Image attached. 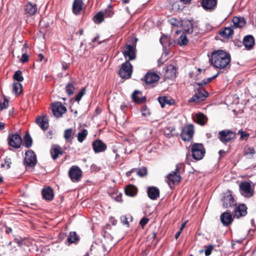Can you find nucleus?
Wrapping results in <instances>:
<instances>
[{
	"instance_id": "1",
	"label": "nucleus",
	"mask_w": 256,
	"mask_h": 256,
	"mask_svg": "<svg viewBox=\"0 0 256 256\" xmlns=\"http://www.w3.org/2000/svg\"><path fill=\"white\" fill-rule=\"evenodd\" d=\"M209 60L215 68L224 69L230 66L231 56L230 54L226 51L221 50H215L211 53Z\"/></svg>"
},
{
	"instance_id": "2",
	"label": "nucleus",
	"mask_w": 256,
	"mask_h": 256,
	"mask_svg": "<svg viewBox=\"0 0 256 256\" xmlns=\"http://www.w3.org/2000/svg\"><path fill=\"white\" fill-rule=\"evenodd\" d=\"M192 156L196 160H200L204 157L206 150L201 143H194L190 145Z\"/></svg>"
},
{
	"instance_id": "3",
	"label": "nucleus",
	"mask_w": 256,
	"mask_h": 256,
	"mask_svg": "<svg viewBox=\"0 0 256 256\" xmlns=\"http://www.w3.org/2000/svg\"><path fill=\"white\" fill-rule=\"evenodd\" d=\"M182 164H178L176 165V168L174 171L172 172L166 176L168 185L170 186L171 184H175L180 182L181 176L180 174V170Z\"/></svg>"
},
{
	"instance_id": "4",
	"label": "nucleus",
	"mask_w": 256,
	"mask_h": 256,
	"mask_svg": "<svg viewBox=\"0 0 256 256\" xmlns=\"http://www.w3.org/2000/svg\"><path fill=\"white\" fill-rule=\"evenodd\" d=\"M240 191L242 196L246 198H251L254 194V188L252 187L251 182H242L240 184Z\"/></svg>"
},
{
	"instance_id": "5",
	"label": "nucleus",
	"mask_w": 256,
	"mask_h": 256,
	"mask_svg": "<svg viewBox=\"0 0 256 256\" xmlns=\"http://www.w3.org/2000/svg\"><path fill=\"white\" fill-rule=\"evenodd\" d=\"M236 138V134L229 130H225L218 132V138L223 144H226Z\"/></svg>"
},
{
	"instance_id": "6",
	"label": "nucleus",
	"mask_w": 256,
	"mask_h": 256,
	"mask_svg": "<svg viewBox=\"0 0 256 256\" xmlns=\"http://www.w3.org/2000/svg\"><path fill=\"white\" fill-rule=\"evenodd\" d=\"M132 66L131 64L126 61L122 65L119 70V74L122 78L128 79L130 78L132 74Z\"/></svg>"
},
{
	"instance_id": "7",
	"label": "nucleus",
	"mask_w": 256,
	"mask_h": 256,
	"mask_svg": "<svg viewBox=\"0 0 256 256\" xmlns=\"http://www.w3.org/2000/svg\"><path fill=\"white\" fill-rule=\"evenodd\" d=\"M37 162L36 156L32 150H28L25 153L24 164L26 167H34Z\"/></svg>"
},
{
	"instance_id": "8",
	"label": "nucleus",
	"mask_w": 256,
	"mask_h": 256,
	"mask_svg": "<svg viewBox=\"0 0 256 256\" xmlns=\"http://www.w3.org/2000/svg\"><path fill=\"white\" fill-rule=\"evenodd\" d=\"M51 109L53 115L56 118L61 117L67 110L66 107L60 102H56L53 104L52 105Z\"/></svg>"
},
{
	"instance_id": "9",
	"label": "nucleus",
	"mask_w": 256,
	"mask_h": 256,
	"mask_svg": "<svg viewBox=\"0 0 256 256\" xmlns=\"http://www.w3.org/2000/svg\"><path fill=\"white\" fill-rule=\"evenodd\" d=\"M208 93L204 89H198L194 94L188 100L189 102L200 103L206 100Z\"/></svg>"
},
{
	"instance_id": "10",
	"label": "nucleus",
	"mask_w": 256,
	"mask_h": 256,
	"mask_svg": "<svg viewBox=\"0 0 256 256\" xmlns=\"http://www.w3.org/2000/svg\"><path fill=\"white\" fill-rule=\"evenodd\" d=\"M122 52L126 60H134L136 57L135 47L132 45L127 44L122 50Z\"/></svg>"
},
{
	"instance_id": "11",
	"label": "nucleus",
	"mask_w": 256,
	"mask_h": 256,
	"mask_svg": "<svg viewBox=\"0 0 256 256\" xmlns=\"http://www.w3.org/2000/svg\"><path fill=\"white\" fill-rule=\"evenodd\" d=\"M194 134V128L192 124H188L185 126L180 134V136L184 141H190Z\"/></svg>"
},
{
	"instance_id": "12",
	"label": "nucleus",
	"mask_w": 256,
	"mask_h": 256,
	"mask_svg": "<svg viewBox=\"0 0 256 256\" xmlns=\"http://www.w3.org/2000/svg\"><path fill=\"white\" fill-rule=\"evenodd\" d=\"M69 176L73 182H78L82 176V172L78 166H72L69 170Z\"/></svg>"
},
{
	"instance_id": "13",
	"label": "nucleus",
	"mask_w": 256,
	"mask_h": 256,
	"mask_svg": "<svg viewBox=\"0 0 256 256\" xmlns=\"http://www.w3.org/2000/svg\"><path fill=\"white\" fill-rule=\"evenodd\" d=\"M222 202V206L225 208L232 207L236 205V202L230 191L224 194Z\"/></svg>"
},
{
	"instance_id": "14",
	"label": "nucleus",
	"mask_w": 256,
	"mask_h": 256,
	"mask_svg": "<svg viewBox=\"0 0 256 256\" xmlns=\"http://www.w3.org/2000/svg\"><path fill=\"white\" fill-rule=\"evenodd\" d=\"M160 76L156 73L148 72L144 76V81L147 86H154L153 84L156 82Z\"/></svg>"
},
{
	"instance_id": "15",
	"label": "nucleus",
	"mask_w": 256,
	"mask_h": 256,
	"mask_svg": "<svg viewBox=\"0 0 256 256\" xmlns=\"http://www.w3.org/2000/svg\"><path fill=\"white\" fill-rule=\"evenodd\" d=\"M8 142L10 146L14 148H18L21 146L22 140L18 134H15L8 136Z\"/></svg>"
},
{
	"instance_id": "16",
	"label": "nucleus",
	"mask_w": 256,
	"mask_h": 256,
	"mask_svg": "<svg viewBox=\"0 0 256 256\" xmlns=\"http://www.w3.org/2000/svg\"><path fill=\"white\" fill-rule=\"evenodd\" d=\"M247 206L244 204L236 206L234 208V217L238 218L244 216L247 214Z\"/></svg>"
},
{
	"instance_id": "17",
	"label": "nucleus",
	"mask_w": 256,
	"mask_h": 256,
	"mask_svg": "<svg viewBox=\"0 0 256 256\" xmlns=\"http://www.w3.org/2000/svg\"><path fill=\"white\" fill-rule=\"evenodd\" d=\"M220 221L222 224L226 226H228L233 222V218L229 210H227L221 214L220 216Z\"/></svg>"
},
{
	"instance_id": "18",
	"label": "nucleus",
	"mask_w": 256,
	"mask_h": 256,
	"mask_svg": "<svg viewBox=\"0 0 256 256\" xmlns=\"http://www.w3.org/2000/svg\"><path fill=\"white\" fill-rule=\"evenodd\" d=\"M36 122L43 130H46L49 126L48 120L46 116H39L36 118Z\"/></svg>"
},
{
	"instance_id": "19",
	"label": "nucleus",
	"mask_w": 256,
	"mask_h": 256,
	"mask_svg": "<svg viewBox=\"0 0 256 256\" xmlns=\"http://www.w3.org/2000/svg\"><path fill=\"white\" fill-rule=\"evenodd\" d=\"M92 148L95 153H99L106 150L107 147L101 140H98L92 142Z\"/></svg>"
},
{
	"instance_id": "20",
	"label": "nucleus",
	"mask_w": 256,
	"mask_h": 256,
	"mask_svg": "<svg viewBox=\"0 0 256 256\" xmlns=\"http://www.w3.org/2000/svg\"><path fill=\"white\" fill-rule=\"evenodd\" d=\"M177 68L176 66L170 64L166 70L165 78L167 79L172 80L176 76Z\"/></svg>"
},
{
	"instance_id": "21",
	"label": "nucleus",
	"mask_w": 256,
	"mask_h": 256,
	"mask_svg": "<svg viewBox=\"0 0 256 256\" xmlns=\"http://www.w3.org/2000/svg\"><path fill=\"white\" fill-rule=\"evenodd\" d=\"M51 156L54 160H56L60 156H62L64 152L62 148L58 145L53 146L50 150Z\"/></svg>"
},
{
	"instance_id": "22",
	"label": "nucleus",
	"mask_w": 256,
	"mask_h": 256,
	"mask_svg": "<svg viewBox=\"0 0 256 256\" xmlns=\"http://www.w3.org/2000/svg\"><path fill=\"white\" fill-rule=\"evenodd\" d=\"M246 22L243 18L234 17L232 20L231 27L232 29L241 28L245 26Z\"/></svg>"
},
{
	"instance_id": "23",
	"label": "nucleus",
	"mask_w": 256,
	"mask_h": 256,
	"mask_svg": "<svg viewBox=\"0 0 256 256\" xmlns=\"http://www.w3.org/2000/svg\"><path fill=\"white\" fill-rule=\"evenodd\" d=\"M216 0H202L201 4L204 10H212L216 6Z\"/></svg>"
},
{
	"instance_id": "24",
	"label": "nucleus",
	"mask_w": 256,
	"mask_h": 256,
	"mask_svg": "<svg viewBox=\"0 0 256 256\" xmlns=\"http://www.w3.org/2000/svg\"><path fill=\"white\" fill-rule=\"evenodd\" d=\"M243 44L247 50L252 49L254 44V38L251 35L245 36L243 40Z\"/></svg>"
},
{
	"instance_id": "25",
	"label": "nucleus",
	"mask_w": 256,
	"mask_h": 256,
	"mask_svg": "<svg viewBox=\"0 0 256 256\" xmlns=\"http://www.w3.org/2000/svg\"><path fill=\"white\" fill-rule=\"evenodd\" d=\"M148 195L151 200H156L160 196L158 188L154 186L148 187Z\"/></svg>"
},
{
	"instance_id": "26",
	"label": "nucleus",
	"mask_w": 256,
	"mask_h": 256,
	"mask_svg": "<svg viewBox=\"0 0 256 256\" xmlns=\"http://www.w3.org/2000/svg\"><path fill=\"white\" fill-rule=\"evenodd\" d=\"M42 194L43 198L46 200L50 201L54 198L53 190L50 187L43 188L42 191Z\"/></svg>"
},
{
	"instance_id": "27",
	"label": "nucleus",
	"mask_w": 256,
	"mask_h": 256,
	"mask_svg": "<svg viewBox=\"0 0 256 256\" xmlns=\"http://www.w3.org/2000/svg\"><path fill=\"white\" fill-rule=\"evenodd\" d=\"M233 32V29L231 26L226 27L219 32V34L222 37L228 39L232 37Z\"/></svg>"
},
{
	"instance_id": "28",
	"label": "nucleus",
	"mask_w": 256,
	"mask_h": 256,
	"mask_svg": "<svg viewBox=\"0 0 256 256\" xmlns=\"http://www.w3.org/2000/svg\"><path fill=\"white\" fill-rule=\"evenodd\" d=\"M83 2L82 0H74L72 4V10L75 14H79L82 10Z\"/></svg>"
},
{
	"instance_id": "29",
	"label": "nucleus",
	"mask_w": 256,
	"mask_h": 256,
	"mask_svg": "<svg viewBox=\"0 0 256 256\" xmlns=\"http://www.w3.org/2000/svg\"><path fill=\"white\" fill-rule=\"evenodd\" d=\"M125 194L130 196H134L138 192L137 188L134 185L128 184L124 189Z\"/></svg>"
},
{
	"instance_id": "30",
	"label": "nucleus",
	"mask_w": 256,
	"mask_h": 256,
	"mask_svg": "<svg viewBox=\"0 0 256 256\" xmlns=\"http://www.w3.org/2000/svg\"><path fill=\"white\" fill-rule=\"evenodd\" d=\"M25 11L30 16L34 15L37 11V6L36 4L28 2L25 8Z\"/></svg>"
},
{
	"instance_id": "31",
	"label": "nucleus",
	"mask_w": 256,
	"mask_h": 256,
	"mask_svg": "<svg viewBox=\"0 0 256 256\" xmlns=\"http://www.w3.org/2000/svg\"><path fill=\"white\" fill-rule=\"evenodd\" d=\"M158 101L160 104L162 108H164L166 104L172 105L174 104V101L173 99H168V97L166 96H160L158 98Z\"/></svg>"
},
{
	"instance_id": "32",
	"label": "nucleus",
	"mask_w": 256,
	"mask_h": 256,
	"mask_svg": "<svg viewBox=\"0 0 256 256\" xmlns=\"http://www.w3.org/2000/svg\"><path fill=\"white\" fill-rule=\"evenodd\" d=\"M142 93L138 90H136L132 94V98L134 101L136 102L141 104L145 102L146 100V97L140 98L139 95H141Z\"/></svg>"
},
{
	"instance_id": "33",
	"label": "nucleus",
	"mask_w": 256,
	"mask_h": 256,
	"mask_svg": "<svg viewBox=\"0 0 256 256\" xmlns=\"http://www.w3.org/2000/svg\"><path fill=\"white\" fill-rule=\"evenodd\" d=\"M195 119L196 122L201 126L204 125L208 120L206 116L202 113L196 114Z\"/></svg>"
},
{
	"instance_id": "34",
	"label": "nucleus",
	"mask_w": 256,
	"mask_h": 256,
	"mask_svg": "<svg viewBox=\"0 0 256 256\" xmlns=\"http://www.w3.org/2000/svg\"><path fill=\"white\" fill-rule=\"evenodd\" d=\"M76 82L71 81L68 82L66 86V92L68 96L73 94L76 90L75 87Z\"/></svg>"
},
{
	"instance_id": "35",
	"label": "nucleus",
	"mask_w": 256,
	"mask_h": 256,
	"mask_svg": "<svg viewBox=\"0 0 256 256\" xmlns=\"http://www.w3.org/2000/svg\"><path fill=\"white\" fill-rule=\"evenodd\" d=\"M79 240V237L75 232H70L68 236L67 242L68 244L76 243Z\"/></svg>"
},
{
	"instance_id": "36",
	"label": "nucleus",
	"mask_w": 256,
	"mask_h": 256,
	"mask_svg": "<svg viewBox=\"0 0 256 256\" xmlns=\"http://www.w3.org/2000/svg\"><path fill=\"white\" fill-rule=\"evenodd\" d=\"M74 132L72 128H68L64 132V138L66 140L71 142L74 138Z\"/></svg>"
},
{
	"instance_id": "37",
	"label": "nucleus",
	"mask_w": 256,
	"mask_h": 256,
	"mask_svg": "<svg viewBox=\"0 0 256 256\" xmlns=\"http://www.w3.org/2000/svg\"><path fill=\"white\" fill-rule=\"evenodd\" d=\"M184 30L186 32L190 34L193 32V24L190 21H186L183 24Z\"/></svg>"
},
{
	"instance_id": "38",
	"label": "nucleus",
	"mask_w": 256,
	"mask_h": 256,
	"mask_svg": "<svg viewBox=\"0 0 256 256\" xmlns=\"http://www.w3.org/2000/svg\"><path fill=\"white\" fill-rule=\"evenodd\" d=\"M255 153V150L252 147L246 146L244 150V155L248 156L249 158H252Z\"/></svg>"
},
{
	"instance_id": "39",
	"label": "nucleus",
	"mask_w": 256,
	"mask_h": 256,
	"mask_svg": "<svg viewBox=\"0 0 256 256\" xmlns=\"http://www.w3.org/2000/svg\"><path fill=\"white\" fill-rule=\"evenodd\" d=\"M8 100L5 96H3L0 98V109L1 110L6 108L8 106Z\"/></svg>"
},
{
	"instance_id": "40",
	"label": "nucleus",
	"mask_w": 256,
	"mask_h": 256,
	"mask_svg": "<svg viewBox=\"0 0 256 256\" xmlns=\"http://www.w3.org/2000/svg\"><path fill=\"white\" fill-rule=\"evenodd\" d=\"M188 42V40L184 32L181 34L178 39V44L180 46H186Z\"/></svg>"
},
{
	"instance_id": "41",
	"label": "nucleus",
	"mask_w": 256,
	"mask_h": 256,
	"mask_svg": "<svg viewBox=\"0 0 256 256\" xmlns=\"http://www.w3.org/2000/svg\"><path fill=\"white\" fill-rule=\"evenodd\" d=\"M88 132L86 129L83 130L82 132H80L78 134V140L80 142H82L85 140L88 136Z\"/></svg>"
},
{
	"instance_id": "42",
	"label": "nucleus",
	"mask_w": 256,
	"mask_h": 256,
	"mask_svg": "<svg viewBox=\"0 0 256 256\" xmlns=\"http://www.w3.org/2000/svg\"><path fill=\"white\" fill-rule=\"evenodd\" d=\"M220 72H218L216 75L204 79L200 82L196 83V84L200 86H204L206 85L210 82L213 79L216 78L219 74Z\"/></svg>"
},
{
	"instance_id": "43",
	"label": "nucleus",
	"mask_w": 256,
	"mask_h": 256,
	"mask_svg": "<svg viewBox=\"0 0 256 256\" xmlns=\"http://www.w3.org/2000/svg\"><path fill=\"white\" fill-rule=\"evenodd\" d=\"M12 92L16 94H20L22 92V84L18 82H14L13 84Z\"/></svg>"
},
{
	"instance_id": "44",
	"label": "nucleus",
	"mask_w": 256,
	"mask_h": 256,
	"mask_svg": "<svg viewBox=\"0 0 256 256\" xmlns=\"http://www.w3.org/2000/svg\"><path fill=\"white\" fill-rule=\"evenodd\" d=\"M94 21L96 24H100L104 20V14L102 12H99L94 17Z\"/></svg>"
},
{
	"instance_id": "45",
	"label": "nucleus",
	"mask_w": 256,
	"mask_h": 256,
	"mask_svg": "<svg viewBox=\"0 0 256 256\" xmlns=\"http://www.w3.org/2000/svg\"><path fill=\"white\" fill-rule=\"evenodd\" d=\"M204 248L206 249L204 250H200V253L202 254L203 252H204L206 256H208L211 254L212 250L214 248V246L212 244H210L208 246H205Z\"/></svg>"
},
{
	"instance_id": "46",
	"label": "nucleus",
	"mask_w": 256,
	"mask_h": 256,
	"mask_svg": "<svg viewBox=\"0 0 256 256\" xmlns=\"http://www.w3.org/2000/svg\"><path fill=\"white\" fill-rule=\"evenodd\" d=\"M24 146L26 148H30L32 144V140L30 136L28 134H26L24 138Z\"/></svg>"
},
{
	"instance_id": "47",
	"label": "nucleus",
	"mask_w": 256,
	"mask_h": 256,
	"mask_svg": "<svg viewBox=\"0 0 256 256\" xmlns=\"http://www.w3.org/2000/svg\"><path fill=\"white\" fill-rule=\"evenodd\" d=\"M13 78L14 80L18 81V82L23 81L24 78L22 76V72L20 70H16L13 76Z\"/></svg>"
},
{
	"instance_id": "48",
	"label": "nucleus",
	"mask_w": 256,
	"mask_h": 256,
	"mask_svg": "<svg viewBox=\"0 0 256 256\" xmlns=\"http://www.w3.org/2000/svg\"><path fill=\"white\" fill-rule=\"evenodd\" d=\"M86 92V88H82L80 90L78 93L75 98V100L76 102H79L83 96L84 94Z\"/></svg>"
},
{
	"instance_id": "49",
	"label": "nucleus",
	"mask_w": 256,
	"mask_h": 256,
	"mask_svg": "<svg viewBox=\"0 0 256 256\" xmlns=\"http://www.w3.org/2000/svg\"><path fill=\"white\" fill-rule=\"evenodd\" d=\"M137 174L141 177L146 176L147 174L146 168L144 167H143L142 168L138 169L137 171Z\"/></svg>"
},
{
	"instance_id": "50",
	"label": "nucleus",
	"mask_w": 256,
	"mask_h": 256,
	"mask_svg": "<svg viewBox=\"0 0 256 256\" xmlns=\"http://www.w3.org/2000/svg\"><path fill=\"white\" fill-rule=\"evenodd\" d=\"M12 164L11 159L6 157L4 160V163L2 164V167H4L6 166L7 169H8L10 167V164Z\"/></svg>"
},
{
	"instance_id": "51",
	"label": "nucleus",
	"mask_w": 256,
	"mask_h": 256,
	"mask_svg": "<svg viewBox=\"0 0 256 256\" xmlns=\"http://www.w3.org/2000/svg\"><path fill=\"white\" fill-rule=\"evenodd\" d=\"M174 128L172 127H168L165 128L164 130V134L166 135L168 138L170 137V134L172 131L174 130Z\"/></svg>"
},
{
	"instance_id": "52",
	"label": "nucleus",
	"mask_w": 256,
	"mask_h": 256,
	"mask_svg": "<svg viewBox=\"0 0 256 256\" xmlns=\"http://www.w3.org/2000/svg\"><path fill=\"white\" fill-rule=\"evenodd\" d=\"M141 111L142 112V114L144 116H149L150 114V112L146 106H142V108H141Z\"/></svg>"
},
{
	"instance_id": "53",
	"label": "nucleus",
	"mask_w": 256,
	"mask_h": 256,
	"mask_svg": "<svg viewBox=\"0 0 256 256\" xmlns=\"http://www.w3.org/2000/svg\"><path fill=\"white\" fill-rule=\"evenodd\" d=\"M24 240V239L21 237L20 238H14V241L16 242L18 244V246L20 247H22V242Z\"/></svg>"
},
{
	"instance_id": "54",
	"label": "nucleus",
	"mask_w": 256,
	"mask_h": 256,
	"mask_svg": "<svg viewBox=\"0 0 256 256\" xmlns=\"http://www.w3.org/2000/svg\"><path fill=\"white\" fill-rule=\"evenodd\" d=\"M148 218L144 217L140 220V224L142 227H144L148 222Z\"/></svg>"
},
{
	"instance_id": "55",
	"label": "nucleus",
	"mask_w": 256,
	"mask_h": 256,
	"mask_svg": "<svg viewBox=\"0 0 256 256\" xmlns=\"http://www.w3.org/2000/svg\"><path fill=\"white\" fill-rule=\"evenodd\" d=\"M120 219L122 224H126L128 226L129 225V222L127 218L125 216H121Z\"/></svg>"
},
{
	"instance_id": "56",
	"label": "nucleus",
	"mask_w": 256,
	"mask_h": 256,
	"mask_svg": "<svg viewBox=\"0 0 256 256\" xmlns=\"http://www.w3.org/2000/svg\"><path fill=\"white\" fill-rule=\"evenodd\" d=\"M28 55L26 53L23 54H22V58L20 59V61L22 63H24V62H27L28 61Z\"/></svg>"
},
{
	"instance_id": "57",
	"label": "nucleus",
	"mask_w": 256,
	"mask_h": 256,
	"mask_svg": "<svg viewBox=\"0 0 256 256\" xmlns=\"http://www.w3.org/2000/svg\"><path fill=\"white\" fill-rule=\"evenodd\" d=\"M238 134L240 135V138L242 139L244 138H248L249 136V134H247L246 132L242 131V130L238 131Z\"/></svg>"
},
{
	"instance_id": "58",
	"label": "nucleus",
	"mask_w": 256,
	"mask_h": 256,
	"mask_svg": "<svg viewBox=\"0 0 256 256\" xmlns=\"http://www.w3.org/2000/svg\"><path fill=\"white\" fill-rule=\"evenodd\" d=\"M172 8L174 10H182V8H180L178 2H174L172 5Z\"/></svg>"
},
{
	"instance_id": "59",
	"label": "nucleus",
	"mask_w": 256,
	"mask_h": 256,
	"mask_svg": "<svg viewBox=\"0 0 256 256\" xmlns=\"http://www.w3.org/2000/svg\"><path fill=\"white\" fill-rule=\"evenodd\" d=\"M114 199L116 202H122V194H118L116 195L114 198Z\"/></svg>"
},
{
	"instance_id": "60",
	"label": "nucleus",
	"mask_w": 256,
	"mask_h": 256,
	"mask_svg": "<svg viewBox=\"0 0 256 256\" xmlns=\"http://www.w3.org/2000/svg\"><path fill=\"white\" fill-rule=\"evenodd\" d=\"M170 24L172 25L178 26V20L176 19H175V18H171L170 20Z\"/></svg>"
},
{
	"instance_id": "61",
	"label": "nucleus",
	"mask_w": 256,
	"mask_h": 256,
	"mask_svg": "<svg viewBox=\"0 0 256 256\" xmlns=\"http://www.w3.org/2000/svg\"><path fill=\"white\" fill-rule=\"evenodd\" d=\"M114 14V12L111 10L106 11L105 13V16L107 17H111Z\"/></svg>"
},
{
	"instance_id": "62",
	"label": "nucleus",
	"mask_w": 256,
	"mask_h": 256,
	"mask_svg": "<svg viewBox=\"0 0 256 256\" xmlns=\"http://www.w3.org/2000/svg\"><path fill=\"white\" fill-rule=\"evenodd\" d=\"M12 232V228L10 227L6 226V232L8 234Z\"/></svg>"
},
{
	"instance_id": "63",
	"label": "nucleus",
	"mask_w": 256,
	"mask_h": 256,
	"mask_svg": "<svg viewBox=\"0 0 256 256\" xmlns=\"http://www.w3.org/2000/svg\"><path fill=\"white\" fill-rule=\"evenodd\" d=\"M180 1L184 4H188L190 3L191 0H180Z\"/></svg>"
},
{
	"instance_id": "64",
	"label": "nucleus",
	"mask_w": 256,
	"mask_h": 256,
	"mask_svg": "<svg viewBox=\"0 0 256 256\" xmlns=\"http://www.w3.org/2000/svg\"><path fill=\"white\" fill-rule=\"evenodd\" d=\"M90 168L92 170H100V168H98L96 164H92L90 166Z\"/></svg>"
}]
</instances>
